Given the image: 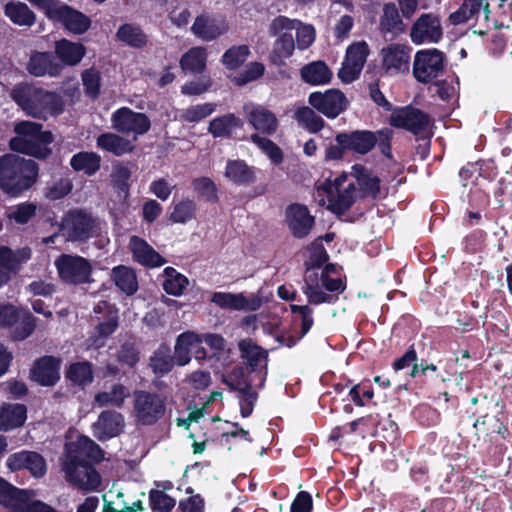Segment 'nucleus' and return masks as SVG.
<instances>
[{
	"label": "nucleus",
	"mask_w": 512,
	"mask_h": 512,
	"mask_svg": "<svg viewBox=\"0 0 512 512\" xmlns=\"http://www.w3.org/2000/svg\"><path fill=\"white\" fill-rule=\"evenodd\" d=\"M66 459L63 470L67 480L85 491L97 490L101 476L95 465L103 458L101 447L87 436H80L76 442L66 445Z\"/></svg>",
	"instance_id": "1"
},
{
	"label": "nucleus",
	"mask_w": 512,
	"mask_h": 512,
	"mask_svg": "<svg viewBox=\"0 0 512 512\" xmlns=\"http://www.w3.org/2000/svg\"><path fill=\"white\" fill-rule=\"evenodd\" d=\"M12 100L29 116L46 120L47 116H59L65 110V102L60 93L19 83L10 92Z\"/></svg>",
	"instance_id": "2"
},
{
	"label": "nucleus",
	"mask_w": 512,
	"mask_h": 512,
	"mask_svg": "<svg viewBox=\"0 0 512 512\" xmlns=\"http://www.w3.org/2000/svg\"><path fill=\"white\" fill-rule=\"evenodd\" d=\"M39 178V165L33 159L6 153L0 156V190L19 197L31 189Z\"/></svg>",
	"instance_id": "3"
},
{
	"label": "nucleus",
	"mask_w": 512,
	"mask_h": 512,
	"mask_svg": "<svg viewBox=\"0 0 512 512\" xmlns=\"http://www.w3.org/2000/svg\"><path fill=\"white\" fill-rule=\"evenodd\" d=\"M43 125L31 121H21L14 126L17 134L9 140V148L13 152L34 157L38 160H46L52 155L49 145L54 141V136L49 130H42Z\"/></svg>",
	"instance_id": "4"
},
{
	"label": "nucleus",
	"mask_w": 512,
	"mask_h": 512,
	"mask_svg": "<svg viewBox=\"0 0 512 512\" xmlns=\"http://www.w3.org/2000/svg\"><path fill=\"white\" fill-rule=\"evenodd\" d=\"M37 326V318L26 308L12 303L0 304V329H11L10 339L15 342L30 337Z\"/></svg>",
	"instance_id": "5"
},
{
	"label": "nucleus",
	"mask_w": 512,
	"mask_h": 512,
	"mask_svg": "<svg viewBox=\"0 0 512 512\" xmlns=\"http://www.w3.org/2000/svg\"><path fill=\"white\" fill-rule=\"evenodd\" d=\"M96 221L83 209H69L58 224L59 231L67 242H87L94 234Z\"/></svg>",
	"instance_id": "6"
},
{
	"label": "nucleus",
	"mask_w": 512,
	"mask_h": 512,
	"mask_svg": "<svg viewBox=\"0 0 512 512\" xmlns=\"http://www.w3.org/2000/svg\"><path fill=\"white\" fill-rule=\"evenodd\" d=\"M166 412L165 398L156 392L135 390L133 392V417L138 425L152 426Z\"/></svg>",
	"instance_id": "7"
},
{
	"label": "nucleus",
	"mask_w": 512,
	"mask_h": 512,
	"mask_svg": "<svg viewBox=\"0 0 512 512\" xmlns=\"http://www.w3.org/2000/svg\"><path fill=\"white\" fill-rule=\"evenodd\" d=\"M54 265L63 283L81 285L92 281V264L82 256L62 253L55 259Z\"/></svg>",
	"instance_id": "8"
},
{
	"label": "nucleus",
	"mask_w": 512,
	"mask_h": 512,
	"mask_svg": "<svg viewBox=\"0 0 512 512\" xmlns=\"http://www.w3.org/2000/svg\"><path fill=\"white\" fill-rule=\"evenodd\" d=\"M238 349L245 370L259 380L258 388L263 387L268 375V351L250 338L239 341Z\"/></svg>",
	"instance_id": "9"
},
{
	"label": "nucleus",
	"mask_w": 512,
	"mask_h": 512,
	"mask_svg": "<svg viewBox=\"0 0 512 512\" xmlns=\"http://www.w3.org/2000/svg\"><path fill=\"white\" fill-rule=\"evenodd\" d=\"M388 121L393 128L403 129L418 136L426 131L430 124V116L428 113L409 104L402 107H394Z\"/></svg>",
	"instance_id": "10"
},
{
	"label": "nucleus",
	"mask_w": 512,
	"mask_h": 512,
	"mask_svg": "<svg viewBox=\"0 0 512 512\" xmlns=\"http://www.w3.org/2000/svg\"><path fill=\"white\" fill-rule=\"evenodd\" d=\"M445 55L437 48L417 51L413 63L415 79L427 84L436 79L444 70Z\"/></svg>",
	"instance_id": "11"
},
{
	"label": "nucleus",
	"mask_w": 512,
	"mask_h": 512,
	"mask_svg": "<svg viewBox=\"0 0 512 512\" xmlns=\"http://www.w3.org/2000/svg\"><path fill=\"white\" fill-rule=\"evenodd\" d=\"M308 104L328 119H335L346 111L349 101L341 90L331 88L324 92L315 91L310 93Z\"/></svg>",
	"instance_id": "12"
},
{
	"label": "nucleus",
	"mask_w": 512,
	"mask_h": 512,
	"mask_svg": "<svg viewBox=\"0 0 512 512\" xmlns=\"http://www.w3.org/2000/svg\"><path fill=\"white\" fill-rule=\"evenodd\" d=\"M409 36L416 45L440 42L443 28L439 15L432 12L421 14L412 24Z\"/></svg>",
	"instance_id": "13"
},
{
	"label": "nucleus",
	"mask_w": 512,
	"mask_h": 512,
	"mask_svg": "<svg viewBox=\"0 0 512 512\" xmlns=\"http://www.w3.org/2000/svg\"><path fill=\"white\" fill-rule=\"evenodd\" d=\"M112 127L121 134L131 132L136 135L146 134L151 128L149 117L142 112H135L128 107H121L111 116Z\"/></svg>",
	"instance_id": "14"
},
{
	"label": "nucleus",
	"mask_w": 512,
	"mask_h": 512,
	"mask_svg": "<svg viewBox=\"0 0 512 512\" xmlns=\"http://www.w3.org/2000/svg\"><path fill=\"white\" fill-rule=\"evenodd\" d=\"M62 359L58 356L43 355L34 360L30 379L42 387H53L61 378Z\"/></svg>",
	"instance_id": "15"
},
{
	"label": "nucleus",
	"mask_w": 512,
	"mask_h": 512,
	"mask_svg": "<svg viewBox=\"0 0 512 512\" xmlns=\"http://www.w3.org/2000/svg\"><path fill=\"white\" fill-rule=\"evenodd\" d=\"M369 55V47L365 41L348 46L345 60L338 76L344 83H351L359 78Z\"/></svg>",
	"instance_id": "16"
},
{
	"label": "nucleus",
	"mask_w": 512,
	"mask_h": 512,
	"mask_svg": "<svg viewBox=\"0 0 512 512\" xmlns=\"http://www.w3.org/2000/svg\"><path fill=\"white\" fill-rule=\"evenodd\" d=\"M6 466L13 472L27 470L35 478H41L47 472L45 458L40 453L31 450H21L10 454L6 460Z\"/></svg>",
	"instance_id": "17"
},
{
	"label": "nucleus",
	"mask_w": 512,
	"mask_h": 512,
	"mask_svg": "<svg viewBox=\"0 0 512 512\" xmlns=\"http://www.w3.org/2000/svg\"><path fill=\"white\" fill-rule=\"evenodd\" d=\"M285 221L291 234L297 239L308 236L315 225V217L308 207L300 203H292L285 210Z\"/></svg>",
	"instance_id": "18"
},
{
	"label": "nucleus",
	"mask_w": 512,
	"mask_h": 512,
	"mask_svg": "<svg viewBox=\"0 0 512 512\" xmlns=\"http://www.w3.org/2000/svg\"><path fill=\"white\" fill-rule=\"evenodd\" d=\"M244 120L235 113H226L221 116L213 118L208 125V133L214 139H230L236 141H243L246 139L245 135H238L239 131L244 129Z\"/></svg>",
	"instance_id": "19"
},
{
	"label": "nucleus",
	"mask_w": 512,
	"mask_h": 512,
	"mask_svg": "<svg viewBox=\"0 0 512 512\" xmlns=\"http://www.w3.org/2000/svg\"><path fill=\"white\" fill-rule=\"evenodd\" d=\"M124 428V416L115 410L102 411L92 425L93 435L102 442L119 436Z\"/></svg>",
	"instance_id": "20"
},
{
	"label": "nucleus",
	"mask_w": 512,
	"mask_h": 512,
	"mask_svg": "<svg viewBox=\"0 0 512 512\" xmlns=\"http://www.w3.org/2000/svg\"><path fill=\"white\" fill-rule=\"evenodd\" d=\"M28 73L35 77H58L63 71V65L54 53L50 51H32L26 64Z\"/></svg>",
	"instance_id": "21"
},
{
	"label": "nucleus",
	"mask_w": 512,
	"mask_h": 512,
	"mask_svg": "<svg viewBox=\"0 0 512 512\" xmlns=\"http://www.w3.org/2000/svg\"><path fill=\"white\" fill-rule=\"evenodd\" d=\"M402 14H400L397 5L394 2L384 3L382 14L379 18L378 30L380 34L391 40L404 34L407 30V24L404 23Z\"/></svg>",
	"instance_id": "22"
},
{
	"label": "nucleus",
	"mask_w": 512,
	"mask_h": 512,
	"mask_svg": "<svg viewBox=\"0 0 512 512\" xmlns=\"http://www.w3.org/2000/svg\"><path fill=\"white\" fill-rule=\"evenodd\" d=\"M129 250L133 260L143 267L156 268L166 263V259L139 236L133 235L130 237Z\"/></svg>",
	"instance_id": "23"
},
{
	"label": "nucleus",
	"mask_w": 512,
	"mask_h": 512,
	"mask_svg": "<svg viewBox=\"0 0 512 512\" xmlns=\"http://www.w3.org/2000/svg\"><path fill=\"white\" fill-rule=\"evenodd\" d=\"M411 48L400 43H391L381 50L382 67L386 72L398 73L409 70Z\"/></svg>",
	"instance_id": "24"
},
{
	"label": "nucleus",
	"mask_w": 512,
	"mask_h": 512,
	"mask_svg": "<svg viewBox=\"0 0 512 512\" xmlns=\"http://www.w3.org/2000/svg\"><path fill=\"white\" fill-rule=\"evenodd\" d=\"M229 30L225 19H217L208 15H199L191 26L192 33L199 39L209 42L226 34Z\"/></svg>",
	"instance_id": "25"
},
{
	"label": "nucleus",
	"mask_w": 512,
	"mask_h": 512,
	"mask_svg": "<svg viewBox=\"0 0 512 512\" xmlns=\"http://www.w3.org/2000/svg\"><path fill=\"white\" fill-rule=\"evenodd\" d=\"M64 377L71 387L85 390L94 382V366L88 360L72 362L66 366Z\"/></svg>",
	"instance_id": "26"
},
{
	"label": "nucleus",
	"mask_w": 512,
	"mask_h": 512,
	"mask_svg": "<svg viewBox=\"0 0 512 512\" xmlns=\"http://www.w3.org/2000/svg\"><path fill=\"white\" fill-rule=\"evenodd\" d=\"M256 168L242 159H229L226 162L224 176L237 186H250L257 180Z\"/></svg>",
	"instance_id": "27"
},
{
	"label": "nucleus",
	"mask_w": 512,
	"mask_h": 512,
	"mask_svg": "<svg viewBox=\"0 0 512 512\" xmlns=\"http://www.w3.org/2000/svg\"><path fill=\"white\" fill-rule=\"evenodd\" d=\"M344 138L343 143L347 145L348 151L366 155L377 144L376 132L370 130H354L351 132H342Z\"/></svg>",
	"instance_id": "28"
},
{
	"label": "nucleus",
	"mask_w": 512,
	"mask_h": 512,
	"mask_svg": "<svg viewBox=\"0 0 512 512\" xmlns=\"http://www.w3.org/2000/svg\"><path fill=\"white\" fill-rule=\"evenodd\" d=\"M54 55L58 61L66 66H75L86 55V47L80 42H72L62 38L55 42Z\"/></svg>",
	"instance_id": "29"
},
{
	"label": "nucleus",
	"mask_w": 512,
	"mask_h": 512,
	"mask_svg": "<svg viewBox=\"0 0 512 512\" xmlns=\"http://www.w3.org/2000/svg\"><path fill=\"white\" fill-rule=\"evenodd\" d=\"M27 420V407L20 403H3L0 406V431L22 427Z\"/></svg>",
	"instance_id": "30"
},
{
	"label": "nucleus",
	"mask_w": 512,
	"mask_h": 512,
	"mask_svg": "<svg viewBox=\"0 0 512 512\" xmlns=\"http://www.w3.org/2000/svg\"><path fill=\"white\" fill-rule=\"evenodd\" d=\"M351 174L356 179L363 197L378 198L381 190V180L373 174L372 170L362 164H354Z\"/></svg>",
	"instance_id": "31"
},
{
	"label": "nucleus",
	"mask_w": 512,
	"mask_h": 512,
	"mask_svg": "<svg viewBox=\"0 0 512 512\" xmlns=\"http://www.w3.org/2000/svg\"><path fill=\"white\" fill-rule=\"evenodd\" d=\"M95 314H106V319L95 326L97 336L106 339L111 336L119 326L118 310L107 301L99 302L93 309Z\"/></svg>",
	"instance_id": "32"
},
{
	"label": "nucleus",
	"mask_w": 512,
	"mask_h": 512,
	"mask_svg": "<svg viewBox=\"0 0 512 512\" xmlns=\"http://www.w3.org/2000/svg\"><path fill=\"white\" fill-rule=\"evenodd\" d=\"M248 122L252 127L266 135H273L278 127L276 115L263 106H255L247 114Z\"/></svg>",
	"instance_id": "33"
},
{
	"label": "nucleus",
	"mask_w": 512,
	"mask_h": 512,
	"mask_svg": "<svg viewBox=\"0 0 512 512\" xmlns=\"http://www.w3.org/2000/svg\"><path fill=\"white\" fill-rule=\"evenodd\" d=\"M207 50L202 46H195L187 50L180 58L179 64L184 73L202 74L207 67Z\"/></svg>",
	"instance_id": "34"
},
{
	"label": "nucleus",
	"mask_w": 512,
	"mask_h": 512,
	"mask_svg": "<svg viewBox=\"0 0 512 512\" xmlns=\"http://www.w3.org/2000/svg\"><path fill=\"white\" fill-rule=\"evenodd\" d=\"M116 39L128 47L143 49L148 44V35L137 24L124 23L120 25L115 34Z\"/></svg>",
	"instance_id": "35"
},
{
	"label": "nucleus",
	"mask_w": 512,
	"mask_h": 512,
	"mask_svg": "<svg viewBox=\"0 0 512 512\" xmlns=\"http://www.w3.org/2000/svg\"><path fill=\"white\" fill-rule=\"evenodd\" d=\"M300 76L304 83L317 86L330 83L332 72L324 61L318 60L304 65Z\"/></svg>",
	"instance_id": "36"
},
{
	"label": "nucleus",
	"mask_w": 512,
	"mask_h": 512,
	"mask_svg": "<svg viewBox=\"0 0 512 512\" xmlns=\"http://www.w3.org/2000/svg\"><path fill=\"white\" fill-rule=\"evenodd\" d=\"M97 146L115 156L132 153L135 146L126 138L111 132L100 134L96 140Z\"/></svg>",
	"instance_id": "37"
},
{
	"label": "nucleus",
	"mask_w": 512,
	"mask_h": 512,
	"mask_svg": "<svg viewBox=\"0 0 512 512\" xmlns=\"http://www.w3.org/2000/svg\"><path fill=\"white\" fill-rule=\"evenodd\" d=\"M111 279L115 286L127 296L134 295L139 288L137 275L131 267L118 265L111 270Z\"/></svg>",
	"instance_id": "38"
},
{
	"label": "nucleus",
	"mask_w": 512,
	"mask_h": 512,
	"mask_svg": "<svg viewBox=\"0 0 512 512\" xmlns=\"http://www.w3.org/2000/svg\"><path fill=\"white\" fill-rule=\"evenodd\" d=\"M4 13L18 26L31 27L36 21L35 13L24 2L9 1L4 7Z\"/></svg>",
	"instance_id": "39"
},
{
	"label": "nucleus",
	"mask_w": 512,
	"mask_h": 512,
	"mask_svg": "<svg viewBox=\"0 0 512 512\" xmlns=\"http://www.w3.org/2000/svg\"><path fill=\"white\" fill-rule=\"evenodd\" d=\"M195 342H199V339L198 334L193 331H186L177 336L172 356L174 365L185 366L190 362L191 345Z\"/></svg>",
	"instance_id": "40"
},
{
	"label": "nucleus",
	"mask_w": 512,
	"mask_h": 512,
	"mask_svg": "<svg viewBox=\"0 0 512 512\" xmlns=\"http://www.w3.org/2000/svg\"><path fill=\"white\" fill-rule=\"evenodd\" d=\"M70 165L74 171L92 176L100 169L101 158L94 152L81 151L71 157Z\"/></svg>",
	"instance_id": "41"
},
{
	"label": "nucleus",
	"mask_w": 512,
	"mask_h": 512,
	"mask_svg": "<svg viewBox=\"0 0 512 512\" xmlns=\"http://www.w3.org/2000/svg\"><path fill=\"white\" fill-rule=\"evenodd\" d=\"M222 383L230 391L238 394L253 388L252 379L247 375L245 368L240 365L234 366L229 372L223 374Z\"/></svg>",
	"instance_id": "42"
},
{
	"label": "nucleus",
	"mask_w": 512,
	"mask_h": 512,
	"mask_svg": "<svg viewBox=\"0 0 512 512\" xmlns=\"http://www.w3.org/2000/svg\"><path fill=\"white\" fill-rule=\"evenodd\" d=\"M295 118L309 133L316 134L326 125L324 119L311 106H302L295 111Z\"/></svg>",
	"instance_id": "43"
},
{
	"label": "nucleus",
	"mask_w": 512,
	"mask_h": 512,
	"mask_svg": "<svg viewBox=\"0 0 512 512\" xmlns=\"http://www.w3.org/2000/svg\"><path fill=\"white\" fill-rule=\"evenodd\" d=\"M294 49L295 43L292 34L284 32L275 41L269 59L273 64L281 65L284 59L292 56Z\"/></svg>",
	"instance_id": "44"
},
{
	"label": "nucleus",
	"mask_w": 512,
	"mask_h": 512,
	"mask_svg": "<svg viewBox=\"0 0 512 512\" xmlns=\"http://www.w3.org/2000/svg\"><path fill=\"white\" fill-rule=\"evenodd\" d=\"M130 393L128 389L122 384L112 385L110 391L98 392L95 395V402L100 407H106L108 405L121 408L125 402V399L129 397Z\"/></svg>",
	"instance_id": "45"
},
{
	"label": "nucleus",
	"mask_w": 512,
	"mask_h": 512,
	"mask_svg": "<svg viewBox=\"0 0 512 512\" xmlns=\"http://www.w3.org/2000/svg\"><path fill=\"white\" fill-rule=\"evenodd\" d=\"M164 275V291L172 296H181L189 283L187 277L170 266L164 269Z\"/></svg>",
	"instance_id": "46"
},
{
	"label": "nucleus",
	"mask_w": 512,
	"mask_h": 512,
	"mask_svg": "<svg viewBox=\"0 0 512 512\" xmlns=\"http://www.w3.org/2000/svg\"><path fill=\"white\" fill-rule=\"evenodd\" d=\"M481 8L482 0H463L459 8L450 14L449 20L453 25H459L470 19H477Z\"/></svg>",
	"instance_id": "47"
},
{
	"label": "nucleus",
	"mask_w": 512,
	"mask_h": 512,
	"mask_svg": "<svg viewBox=\"0 0 512 512\" xmlns=\"http://www.w3.org/2000/svg\"><path fill=\"white\" fill-rule=\"evenodd\" d=\"M191 186L199 199L211 204L219 201L217 186L211 178L206 176L194 178Z\"/></svg>",
	"instance_id": "48"
},
{
	"label": "nucleus",
	"mask_w": 512,
	"mask_h": 512,
	"mask_svg": "<svg viewBox=\"0 0 512 512\" xmlns=\"http://www.w3.org/2000/svg\"><path fill=\"white\" fill-rule=\"evenodd\" d=\"M211 302L222 309L241 311L248 307V300L243 294L214 292Z\"/></svg>",
	"instance_id": "49"
},
{
	"label": "nucleus",
	"mask_w": 512,
	"mask_h": 512,
	"mask_svg": "<svg viewBox=\"0 0 512 512\" xmlns=\"http://www.w3.org/2000/svg\"><path fill=\"white\" fill-rule=\"evenodd\" d=\"M250 55V48L246 44L234 45L228 48L221 57V63L228 70H236L241 67Z\"/></svg>",
	"instance_id": "50"
},
{
	"label": "nucleus",
	"mask_w": 512,
	"mask_h": 512,
	"mask_svg": "<svg viewBox=\"0 0 512 512\" xmlns=\"http://www.w3.org/2000/svg\"><path fill=\"white\" fill-rule=\"evenodd\" d=\"M196 213V203L189 198H185L174 205L169 220L173 223L185 224L195 219Z\"/></svg>",
	"instance_id": "51"
},
{
	"label": "nucleus",
	"mask_w": 512,
	"mask_h": 512,
	"mask_svg": "<svg viewBox=\"0 0 512 512\" xmlns=\"http://www.w3.org/2000/svg\"><path fill=\"white\" fill-rule=\"evenodd\" d=\"M250 140L259 147L271 160L274 165H279L284 160L282 149L267 137H262L258 133H253Z\"/></svg>",
	"instance_id": "52"
},
{
	"label": "nucleus",
	"mask_w": 512,
	"mask_h": 512,
	"mask_svg": "<svg viewBox=\"0 0 512 512\" xmlns=\"http://www.w3.org/2000/svg\"><path fill=\"white\" fill-rule=\"evenodd\" d=\"M84 92L87 97L92 100L100 96L101 74L95 68H89L82 72L81 75Z\"/></svg>",
	"instance_id": "53"
},
{
	"label": "nucleus",
	"mask_w": 512,
	"mask_h": 512,
	"mask_svg": "<svg viewBox=\"0 0 512 512\" xmlns=\"http://www.w3.org/2000/svg\"><path fill=\"white\" fill-rule=\"evenodd\" d=\"M215 110V103L193 105L182 111L180 119L183 122L197 123L210 116Z\"/></svg>",
	"instance_id": "54"
},
{
	"label": "nucleus",
	"mask_w": 512,
	"mask_h": 512,
	"mask_svg": "<svg viewBox=\"0 0 512 512\" xmlns=\"http://www.w3.org/2000/svg\"><path fill=\"white\" fill-rule=\"evenodd\" d=\"M149 506L154 512H171L176 506V500L164 491L151 489L149 491Z\"/></svg>",
	"instance_id": "55"
},
{
	"label": "nucleus",
	"mask_w": 512,
	"mask_h": 512,
	"mask_svg": "<svg viewBox=\"0 0 512 512\" xmlns=\"http://www.w3.org/2000/svg\"><path fill=\"white\" fill-rule=\"evenodd\" d=\"M117 360L121 364L127 365L130 368L136 366L140 360V351L135 340H126L121 344L117 351Z\"/></svg>",
	"instance_id": "56"
},
{
	"label": "nucleus",
	"mask_w": 512,
	"mask_h": 512,
	"mask_svg": "<svg viewBox=\"0 0 512 512\" xmlns=\"http://www.w3.org/2000/svg\"><path fill=\"white\" fill-rule=\"evenodd\" d=\"M72 189V180L69 177H64L51 184H48L44 188V196L48 200L56 201L67 196L72 191Z\"/></svg>",
	"instance_id": "57"
},
{
	"label": "nucleus",
	"mask_w": 512,
	"mask_h": 512,
	"mask_svg": "<svg viewBox=\"0 0 512 512\" xmlns=\"http://www.w3.org/2000/svg\"><path fill=\"white\" fill-rule=\"evenodd\" d=\"M36 211L37 205L33 202L26 201L16 205L7 216L16 224L25 225L36 215Z\"/></svg>",
	"instance_id": "58"
},
{
	"label": "nucleus",
	"mask_w": 512,
	"mask_h": 512,
	"mask_svg": "<svg viewBox=\"0 0 512 512\" xmlns=\"http://www.w3.org/2000/svg\"><path fill=\"white\" fill-rule=\"evenodd\" d=\"M355 203L354 195L338 190L336 198H330L327 209L337 216L345 214Z\"/></svg>",
	"instance_id": "59"
},
{
	"label": "nucleus",
	"mask_w": 512,
	"mask_h": 512,
	"mask_svg": "<svg viewBox=\"0 0 512 512\" xmlns=\"http://www.w3.org/2000/svg\"><path fill=\"white\" fill-rule=\"evenodd\" d=\"M264 72L265 66L262 63L251 62L243 72L234 78V83L238 86H244L262 77Z\"/></svg>",
	"instance_id": "60"
},
{
	"label": "nucleus",
	"mask_w": 512,
	"mask_h": 512,
	"mask_svg": "<svg viewBox=\"0 0 512 512\" xmlns=\"http://www.w3.org/2000/svg\"><path fill=\"white\" fill-rule=\"evenodd\" d=\"M151 367L156 374H168L174 367V358L169 353L159 350L151 357Z\"/></svg>",
	"instance_id": "61"
},
{
	"label": "nucleus",
	"mask_w": 512,
	"mask_h": 512,
	"mask_svg": "<svg viewBox=\"0 0 512 512\" xmlns=\"http://www.w3.org/2000/svg\"><path fill=\"white\" fill-rule=\"evenodd\" d=\"M21 260L17 254L8 246L0 247V269L8 272H17L20 268Z\"/></svg>",
	"instance_id": "62"
},
{
	"label": "nucleus",
	"mask_w": 512,
	"mask_h": 512,
	"mask_svg": "<svg viewBox=\"0 0 512 512\" xmlns=\"http://www.w3.org/2000/svg\"><path fill=\"white\" fill-rule=\"evenodd\" d=\"M212 85V81L210 77H201L197 80H192L186 82L181 87V93L184 95H201L209 90Z\"/></svg>",
	"instance_id": "63"
},
{
	"label": "nucleus",
	"mask_w": 512,
	"mask_h": 512,
	"mask_svg": "<svg viewBox=\"0 0 512 512\" xmlns=\"http://www.w3.org/2000/svg\"><path fill=\"white\" fill-rule=\"evenodd\" d=\"M343 138V133L339 132L335 135L336 144H330L327 146L324 157L326 162L343 159L345 152L348 151L347 145L342 141Z\"/></svg>",
	"instance_id": "64"
}]
</instances>
